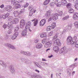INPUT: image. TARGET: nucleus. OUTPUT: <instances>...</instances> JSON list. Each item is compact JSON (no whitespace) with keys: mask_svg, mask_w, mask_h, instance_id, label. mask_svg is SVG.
I'll return each instance as SVG.
<instances>
[{"mask_svg":"<svg viewBox=\"0 0 78 78\" xmlns=\"http://www.w3.org/2000/svg\"><path fill=\"white\" fill-rule=\"evenodd\" d=\"M19 22V19L18 18H15L13 19L12 21L9 22L8 23V29L9 30L7 31V33L9 34H10L12 33V24H16Z\"/></svg>","mask_w":78,"mask_h":78,"instance_id":"nucleus-1","label":"nucleus"},{"mask_svg":"<svg viewBox=\"0 0 78 78\" xmlns=\"http://www.w3.org/2000/svg\"><path fill=\"white\" fill-rule=\"evenodd\" d=\"M67 44L68 45H73L74 44V43L75 44H78V41L76 40L75 41H73V40H72V37L71 36H69L68 37L67 40Z\"/></svg>","mask_w":78,"mask_h":78,"instance_id":"nucleus-2","label":"nucleus"},{"mask_svg":"<svg viewBox=\"0 0 78 78\" xmlns=\"http://www.w3.org/2000/svg\"><path fill=\"white\" fill-rule=\"evenodd\" d=\"M20 27V26L19 25H18L16 26L14 30L15 33L13 35L12 37V39H16V37H17V36H18V35L19 34V31H18V30H19V29Z\"/></svg>","mask_w":78,"mask_h":78,"instance_id":"nucleus-3","label":"nucleus"},{"mask_svg":"<svg viewBox=\"0 0 78 78\" xmlns=\"http://www.w3.org/2000/svg\"><path fill=\"white\" fill-rule=\"evenodd\" d=\"M11 4L13 5H15L14 8L16 9H18L20 8V5L19 4L18 1L15 2L14 0H12L11 1Z\"/></svg>","mask_w":78,"mask_h":78,"instance_id":"nucleus-4","label":"nucleus"},{"mask_svg":"<svg viewBox=\"0 0 78 78\" xmlns=\"http://www.w3.org/2000/svg\"><path fill=\"white\" fill-rule=\"evenodd\" d=\"M29 8V10H30V9L31 10L29 13V16H32L33 13H35V12L36 11V10L33 9L34 7L32 6H30Z\"/></svg>","mask_w":78,"mask_h":78,"instance_id":"nucleus-5","label":"nucleus"},{"mask_svg":"<svg viewBox=\"0 0 78 78\" xmlns=\"http://www.w3.org/2000/svg\"><path fill=\"white\" fill-rule=\"evenodd\" d=\"M53 45H58V46H61V43L59 39H57L54 41L53 44Z\"/></svg>","mask_w":78,"mask_h":78,"instance_id":"nucleus-6","label":"nucleus"},{"mask_svg":"<svg viewBox=\"0 0 78 78\" xmlns=\"http://www.w3.org/2000/svg\"><path fill=\"white\" fill-rule=\"evenodd\" d=\"M20 52L21 54H23V55H25L26 56H31V53L30 52H26L23 51H21Z\"/></svg>","mask_w":78,"mask_h":78,"instance_id":"nucleus-7","label":"nucleus"},{"mask_svg":"<svg viewBox=\"0 0 78 78\" xmlns=\"http://www.w3.org/2000/svg\"><path fill=\"white\" fill-rule=\"evenodd\" d=\"M5 10L6 11L10 12V11H12V7L11 6L8 5L5 7Z\"/></svg>","mask_w":78,"mask_h":78,"instance_id":"nucleus-8","label":"nucleus"},{"mask_svg":"<svg viewBox=\"0 0 78 78\" xmlns=\"http://www.w3.org/2000/svg\"><path fill=\"white\" fill-rule=\"evenodd\" d=\"M51 45H52V41H50L47 42L45 44L44 46L46 48H48V47H50Z\"/></svg>","mask_w":78,"mask_h":78,"instance_id":"nucleus-9","label":"nucleus"},{"mask_svg":"<svg viewBox=\"0 0 78 78\" xmlns=\"http://www.w3.org/2000/svg\"><path fill=\"white\" fill-rule=\"evenodd\" d=\"M51 16L52 17L53 19L54 20H57L58 18V15L57 13L51 15Z\"/></svg>","mask_w":78,"mask_h":78,"instance_id":"nucleus-10","label":"nucleus"},{"mask_svg":"<svg viewBox=\"0 0 78 78\" xmlns=\"http://www.w3.org/2000/svg\"><path fill=\"white\" fill-rule=\"evenodd\" d=\"M25 25V20H22L20 22V27L21 28H23Z\"/></svg>","mask_w":78,"mask_h":78,"instance_id":"nucleus-11","label":"nucleus"},{"mask_svg":"<svg viewBox=\"0 0 78 78\" xmlns=\"http://www.w3.org/2000/svg\"><path fill=\"white\" fill-rule=\"evenodd\" d=\"M0 64L3 66L5 69L7 67V65L2 60H0Z\"/></svg>","mask_w":78,"mask_h":78,"instance_id":"nucleus-12","label":"nucleus"},{"mask_svg":"<svg viewBox=\"0 0 78 78\" xmlns=\"http://www.w3.org/2000/svg\"><path fill=\"white\" fill-rule=\"evenodd\" d=\"M9 13H7L6 14H4L3 15H2L0 16V17L1 18H3L4 19H5L6 18H7L9 16Z\"/></svg>","mask_w":78,"mask_h":78,"instance_id":"nucleus-13","label":"nucleus"},{"mask_svg":"<svg viewBox=\"0 0 78 78\" xmlns=\"http://www.w3.org/2000/svg\"><path fill=\"white\" fill-rule=\"evenodd\" d=\"M46 22V20L45 19H43L40 22V25L41 27L44 26V24Z\"/></svg>","mask_w":78,"mask_h":78,"instance_id":"nucleus-14","label":"nucleus"},{"mask_svg":"<svg viewBox=\"0 0 78 78\" xmlns=\"http://www.w3.org/2000/svg\"><path fill=\"white\" fill-rule=\"evenodd\" d=\"M9 68L10 70L12 73H15V70H14V68L13 66H12V65H10V66Z\"/></svg>","mask_w":78,"mask_h":78,"instance_id":"nucleus-15","label":"nucleus"},{"mask_svg":"<svg viewBox=\"0 0 78 78\" xmlns=\"http://www.w3.org/2000/svg\"><path fill=\"white\" fill-rule=\"evenodd\" d=\"M21 34L23 36H27V29H24L23 30L22 33Z\"/></svg>","mask_w":78,"mask_h":78,"instance_id":"nucleus-16","label":"nucleus"},{"mask_svg":"<svg viewBox=\"0 0 78 78\" xmlns=\"http://www.w3.org/2000/svg\"><path fill=\"white\" fill-rule=\"evenodd\" d=\"M73 18L74 20H78V13H75L73 15Z\"/></svg>","mask_w":78,"mask_h":78,"instance_id":"nucleus-17","label":"nucleus"},{"mask_svg":"<svg viewBox=\"0 0 78 78\" xmlns=\"http://www.w3.org/2000/svg\"><path fill=\"white\" fill-rule=\"evenodd\" d=\"M31 24V22H28L27 24L25 26V28L26 29H27H27H29L30 28V25Z\"/></svg>","mask_w":78,"mask_h":78,"instance_id":"nucleus-18","label":"nucleus"},{"mask_svg":"<svg viewBox=\"0 0 78 78\" xmlns=\"http://www.w3.org/2000/svg\"><path fill=\"white\" fill-rule=\"evenodd\" d=\"M32 22L34 21V26L36 27L37 24V22H38V20L37 19H34L33 20H31Z\"/></svg>","mask_w":78,"mask_h":78,"instance_id":"nucleus-19","label":"nucleus"},{"mask_svg":"<svg viewBox=\"0 0 78 78\" xmlns=\"http://www.w3.org/2000/svg\"><path fill=\"white\" fill-rule=\"evenodd\" d=\"M42 47V44L38 43L37 44L36 48H37V49H40V48H41Z\"/></svg>","mask_w":78,"mask_h":78,"instance_id":"nucleus-20","label":"nucleus"},{"mask_svg":"<svg viewBox=\"0 0 78 78\" xmlns=\"http://www.w3.org/2000/svg\"><path fill=\"white\" fill-rule=\"evenodd\" d=\"M53 50L54 51L56 52V53H58L59 51V48L58 46H55L53 48Z\"/></svg>","mask_w":78,"mask_h":78,"instance_id":"nucleus-21","label":"nucleus"},{"mask_svg":"<svg viewBox=\"0 0 78 78\" xmlns=\"http://www.w3.org/2000/svg\"><path fill=\"white\" fill-rule=\"evenodd\" d=\"M21 60L25 63H26V64H28L29 63L28 61H28V60L22 58H21Z\"/></svg>","mask_w":78,"mask_h":78,"instance_id":"nucleus-22","label":"nucleus"},{"mask_svg":"<svg viewBox=\"0 0 78 78\" xmlns=\"http://www.w3.org/2000/svg\"><path fill=\"white\" fill-rule=\"evenodd\" d=\"M5 45L6 47H8V48H11V47L12 44L10 43H5Z\"/></svg>","mask_w":78,"mask_h":78,"instance_id":"nucleus-23","label":"nucleus"},{"mask_svg":"<svg viewBox=\"0 0 78 78\" xmlns=\"http://www.w3.org/2000/svg\"><path fill=\"white\" fill-rule=\"evenodd\" d=\"M41 76H39L37 75V76L35 74H34L33 75L31 76L32 78H41L40 77Z\"/></svg>","mask_w":78,"mask_h":78,"instance_id":"nucleus-24","label":"nucleus"},{"mask_svg":"<svg viewBox=\"0 0 78 78\" xmlns=\"http://www.w3.org/2000/svg\"><path fill=\"white\" fill-rule=\"evenodd\" d=\"M13 14L15 17H17L18 16V15H19V12L17 11H15L13 12Z\"/></svg>","mask_w":78,"mask_h":78,"instance_id":"nucleus-25","label":"nucleus"},{"mask_svg":"<svg viewBox=\"0 0 78 78\" xmlns=\"http://www.w3.org/2000/svg\"><path fill=\"white\" fill-rule=\"evenodd\" d=\"M65 51H66V49L64 48H63L60 50L59 53H62Z\"/></svg>","mask_w":78,"mask_h":78,"instance_id":"nucleus-26","label":"nucleus"},{"mask_svg":"<svg viewBox=\"0 0 78 78\" xmlns=\"http://www.w3.org/2000/svg\"><path fill=\"white\" fill-rule=\"evenodd\" d=\"M69 13L72 14V13H73L74 12V10L72 8L69 9Z\"/></svg>","mask_w":78,"mask_h":78,"instance_id":"nucleus-27","label":"nucleus"},{"mask_svg":"<svg viewBox=\"0 0 78 78\" xmlns=\"http://www.w3.org/2000/svg\"><path fill=\"white\" fill-rule=\"evenodd\" d=\"M72 5L71 4V3H68V4L66 5L67 8H68V9H70V8H71Z\"/></svg>","mask_w":78,"mask_h":78,"instance_id":"nucleus-28","label":"nucleus"},{"mask_svg":"<svg viewBox=\"0 0 78 78\" xmlns=\"http://www.w3.org/2000/svg\"><path fill=\"white\" fill-rule=\"evenodd\" d=\"M49 2L50 0H46L44 2V5H48V4L49 3Z\"/></svg>","mask_w":78,"mask_h":78,"instance_id":"nucleus-29","label":"nucleus"},{"mask_svg":"<svg viewBox=\"0 0 78 78\" xmlns=\"http://www.w3.org/2000/svg\"><path fill=\"white\" fill-rule=\"evenodd\" d=\"M62 3L63 5H66L67 3L66 0H62Z\"/></svg>","mask_w":78,"mask_h":78,"instance_id":"nucleus-30","label":"nucleus"},{"mask_svg":"<svg viewBox=\"0 0 78 78\" xmlns=\"http://www.w3.org/2000/svg\"><path fill=\"white\" fill-rule=\"evenodd\" d=\"M9 35L6 34L4 36V39L5 40H6L9 38Z\"/></svg>","mask_w":78,"mask_h":78,"instance_id":"nucleus-31","label":"nucleus"},{"mask_svg":"<svg viewBox=\"0 0 78 78\" xmlns=\"http://www.w3.org/2000/svg\"><path fill=\"white\" fill-rule=\"evenodd\" d=\"M47 42V38L45 37L41 41V42L43 44H45Z\"/></svg>","mask_w":78,"mask_h":78,"instance_id":"nucleus-32","label":"nucleus"},{"mask_svg":"<svg viewBox=\"0 0 78 78\" xmlns=\"http://www.w3.org/2000/svg\"><path fill=\"white\" fill-rule=\"evenodd\" d=\"M47 36V35L46 34L44 33H42L40 35V37H46Z\"/></svg>","mask_w":78,"mask_h":78,"instance_id":"nucleus-33","label":"nucleus"},{"mask_svg":"<svg viewBox=\"0 0 78 78\" xmlns=\"http://www.w3.org/2000/svg\"><path fill=\"white\" fill-rule=\"evenodd\" d=\"M74 26H75L76 28H78V22L77 21L75 22L74 23Z\"/></svg>","mask_w":78,"mask_h":78,"instance_id":"nucleus-34","label":"nucleus"},{"mask_svg":"<svg viewBox=\"0 0 78 78\" xmlns=\"http://www.w3.org/2000/svg\"><path fill=\"white\" fill-rule=\"evenodd\" d=\"M69 18V16H66L65 17H63L62 19V20H67V19H68Z\"/></svg>","mask_w":78,"mask_h":78,"instance_id":"nucleus-35","label":"nucleus"},{"mask_svg":"<svg viewBox=\"0 0 78 78\" xmlns=\"http://www.w3.org/2000/svg\"><path fill=\"white\" fill-rule=\"evenodd\" d=\"M56 27V24H55V23H52L51 24V27L52 28H54L55 27Z\"/></svg>","mask_w":78,"mask_h":78,"instance_id":"nucleus-36","label":"nucleus"},{"mask_svg":"<svg viewBox=\"0 0 78 78\" xmlns=\"http://www.w3.org/2000/svg\"><path fill=\"white\" fill-rule=\"evenodd\" d=\"M62 3L61 2H59L58 3H57V7H59V6H61V5H62Z\"/></svg>","mask_w":78,"mask_h":78,"instance_id":"nucleus-37","label":"nucleus"},{"mask_svg":"<svg viewBox=\"0 0 78 78\" xmlns=\"http://www.w3.org/2000/svg\"><path fill=\"white\" fill-rule=\"evenodd\" d=\"M8 27V25L5 24H4L2 26L4 29H6Z\"/></svg>","mask_w":78,"mask_h":78,"instance_id":"nucleus-38","label":"nucleus"},{"mask_svg":"<svg viewBox=\"0 0 78 78\" xmlns=\"http://www.w3.org/2000/svg\"><path fill=\"white\" fill-rule=\"evenodd\" d=\"M58 33H57L56 34V35L53 37V40H55V39H56V38L58 37Z\"/></svg>","mask_w":78,"mask_h":78,"instance_id":"nucleus-39","label":"nucleus"},{"mask_svg":"<svg viewBox=\"0 0 78 78\" xmlns=\"http://www.w3.org/2000/svg\"><path fill=\"white\" fill-rule=\"evenodd\" d=\"M62 14H63V12H62L60 11L59 12L58 16H61Z\"/></svg>","mask_w":78,"mask_h":78,"instance_id":"nucleus-40","label":"nucleus"},{"mask_svg":"<svg viewBox=\"0 0 78 78\" xmlns=\"http://www.w3.org/2000/svg\"><path fill=\"white\" fill-rule=\"evenodd\" d=\"M67 73L69 76H70V75H71V71L70 70H69L67 71Z\"/></svg>","mask_w":78,"mask_h":78,"instance_id":"nucleus-41","label":"nucleus"},{"mask_svg":"<svg viewBox=\"0 0 78 78\" xmlns=\"http://www.w3.org/2000/svg\"><path fill=\"white\" fill-rule=\"evenodd\" d=\"M76 66V64H73V65H72L70 66L71 67H73V68H74V67H75Z\"/></svg>","mask_w":78,"mask_h":78,"instance_id":"nucleus-42","label":"nucleus"},{"mask_svg":"<svg viewBox=\"0 0 78 78\" xmlns=\"http://www.w3.org/2000/svg\"><path fill=\"white\" fill-rule=\"evenodd\" d=\"M75 7L77 10H78V4H76Z\"/></svg>","mask_w":78,"mask_h":78,"instance_id":"nucleus-43","label":"nucleus"},{"mask_svg":"<svg viewBox=\"0 0 78 78\" xmlns=\"http://www.w3.org/2000/svg\"><path fill=\"white\" fill-rule=\"evenodd\" d=\"M8 20L9 21L11 20L12 19V16H9L8 17Z\"/></svg>","mask_w":78,"mask_h":78,"instance_id":"nucleus-44","label":"nucleus"},{"mask_svg":"<svg viewBox=\"0 0 78 78\" xmlns=\"http://www.w3.org/2000/svg\"><path fill=\"white\" fill-rule=\"evenodd\" d=\"M34 42L35 43H37L39 42V40L37 39H35L34 40Z\"/></svg>","mask_w":78,"mask_h":78,"instance_id":"nucleus-45","label":"nucleus"},{"mask_svg":"<svg viewBox=\"0 0 78 78\" xmlns=\"http://www.w3.org/2000/svg\"><path fill=\"white\" fill-rule=\"evenodd\" d=\"M29 5V4H28V3L27 2L26 3V5H25L24 6V8H27V7L28 6V5Z\"/></svg>","mask_w":78,"mask_h":78,"instance_id":"nucleus-46","label":"nucleus"},{"mask_svg":"<svg viewBox=\"0 0 78 78\" xmlns=\"http://www.w3.org/2000/svg\"><path fill=\"white\" fill-rule=\"evenodd\" d=\"M58 0H55L54 2V4H55V5H57L58 4Z\"/></svg>","mask_w":78,"mask_h":78,"instance_id":"nucleus-47","label":"nucleus"},{"mask_svg":"<svg viewBox=\"0 0 78 78\" xmlns=\"http://www.w3.org/2000/svg\"><path fill=\"white\" fill-rule=\"evenodd\" d=\"M53 19V17L51 15V17H50V18L48 20V22H50V21H51V20Z\"/></svg>","mask_w":78,"mask_h":78,"instance_id":"nucleus-48","label":"nucleus"},{"mask_svg":"<svg viewBox=\"0 0 78 78\" xmlns=\"http://www.w3.org/2000/svg\"><path fill=\"white\" fill-rule=\"evenodd\" d=\"M11 48V49H13V50L14 49H16V47L15 46H14V45H12V46H11V48Z\"/></svg>","mask_w":78,"mask_h":78,"instance_id":"nucleus-49","label":"nucleus"},{"mask_svg":"<svg viewBox=\"0 0 78 78\" xmlns=\"http://www.w3.org/2000/svg\"><path fill=\"white\" fill-rule=\"evenodd\" d=\"M45 16H46V17H47L48 18V17H50V15L49 14H48V13H46Z\"/></svg>","mask_w":78,"mask_h":78,"instance_id":"nucleus-50","label":"nucleus"},{"mask_svg":"<svg viewBox=\"0 0 78 78\" xmlns=\"http://www.w3.org/2000/svg\"><path fill=\"white\" fill-rule=\"evenodd\" d=\"M56 75L57 76V78H61V76L58 74H56Z\"/></svg>","mask_w":78,"mask_h":78,"instance_id":"nucleus-51","label":"nucleus"},{"mask_svg":"<svg viewBox=\"0 0 78 78\" xmlns=\"http://www.w3.org/2000/svg\"><path fill=\"white\" fill-rule=\"evenodd\" d=\"M54 4H55L54 2H51L50 3V5L51 6H54Z\"/></svg>","mask_w":78,"mask_h":78,"instance_id":"nucleus-52","label":"nucleus"},{"mask_svg":"<svg viewBox=\"0 0 78 78\" xmlns=\"http://www.w3.org/2000/svg\"><path fill=\"white\" fill-rule=\"evenodd\" d=\"M41 64H42L44 66H45V65H47V64L46 63L44 62H41Z\"/></svg>","mask_w":78,"mask_h":78,"instance_id":"nucleus-53","label":"nucleus"},{"mask_svg":"<svg viewBox=\"0 0 78 78\" xmlns=\"http://www.w3.org/2000/svg\"><path fill=\"white\" fill-rule=\"evenodd\" d=\"M37 67H38L39 68H40V69H42V66H41L39 64H38V65L37 66Z\"/></svg>","mask_w":78,"mask_h":78,"instance_id":"nucleus-54","label":"nucleus"},{"mask_svg":"<svg viewBox=\"0 0 78 78\" xmlns=\"http://www.w3.org/2000/svg\"><path fill=\"white\" fill-rule=\"evenodd\" d=\"M68 25L69 28H71L72 27V24H69Z\"/></svg>","mask_w":78,"mask_h":78,"instance_id":"nucleus-55","label":"nucleus"},{"mask_svg":"<svg viewBox=\"0 0 78 78\" xmlns=\"http://www.w3.org/2000/svg\"><path fill=\"white\" fill-rule=\"evenodd\" d=\"M73 39H74L75 41H76V39H77V36H75L73 37Z\"/></svg>","mask_w":78,"mask_h":78,"instance_id":"nucleus-56","label":"nucleus"},{"mask_svg":"<svg viewBox=\"0 0 78 78\" xmlns=\"http://www.w3.org/2000/svg\"><path fill=\"white\" fill-rule=\"evenodd\" d=\"M58 72H62L63 71V70L62 69H58Z\"/></svg>","mask_w":78,"mask_h":78,"instance_id":"nucleus-57","label":"nucleus"},{"mask_svg":"<svg viewBox=\"0 0 78 78\" xmlns=\"http://www.w3.org/2000/svg\"><path fill=\"white\" fill-rule=\"evenodd\" d=\"M53 34V31H51L49 33V36H51Z\"/></svg>","mask_w":78,"mask_h":78,"instance_id":"nucleus-58","label":"nucleus"},{"mask_svg":"<svg viewBox=\"0 0 78 78\" xmlns=\"http://www.w3.org/2000/svg\"><path fill=\"white\" fill-rule=\"evenodd\" d=\"M51 12H50V11L49 10V11H48L47 12H46V13L47 14H48L49 15H50V13H51Z\"/></svg>","mask_w":78,"mask_h":78,"instance_id":"nucleus-59","label":"nucleus"},{"mask_svg":"<svg viewBox=\"0 0 78 78\" xmlns=\"http://www.w3.org/2000/svg\"><path fill=\"white\" fill-rule=\"evenodd\" d=\"M51 30V28H47V31H50Z\"/></svg>","mask_w":78,"mask_h":78,"instance_id":"nucleus-60","label":"nucleus"},{"mask_svg":"<svg viewBox=\"0 0 78 78\" xmlns=\"http://www.w3.org/2000/svg\"><path fill=\"white\" fill-rule=\"evenodd\" d=\"M0 8H4V5L2 4L0 5Z\"/></svg>","mask_w":78,"mask_h":78,"instance_id":"nucleus-61","label":"nucleus"},{"mask_svg":"<svg viewBox=\"0 0 78 78\" xmlns=\"http://www.w3.org/2000/svg\"><path fill=\"white\" fill-rule=\"evenodd\" d=\"M38 64L39 63H38L37 62H35L34 63V66H37Z\"/></svg>","mask_w":78,"mask_h":78,"instance_id":"nucleus-62","label":"nucleus"},{"mask_svg":"<svg viewBox=\"0 0 78 78\" xmlns=\"http://www.w3.org/2000/svg\"><path fill=\"white\" fill-rule=\"evenodd\" d=\"M75 46L77 48H78V44H75Z\"/></svg>","mask_w":78,"mask_h":78,"instance_id":"nucleus-63","label":"nucleus"},{"mask_svg":"<svg viewBox=\"0 0 78 78\" xmlns=\"http://www.w3.org/2000/svg\"><path fill=\"white\" fill-rule=\"evenodd\" d=\"M75 71H73L72 73V75H73L74 74H75Z\"/></svg>","mask_w":78,"mask_h":78,"instance_id":"nucleus-64","label":"nucleus"}]
</instances>
